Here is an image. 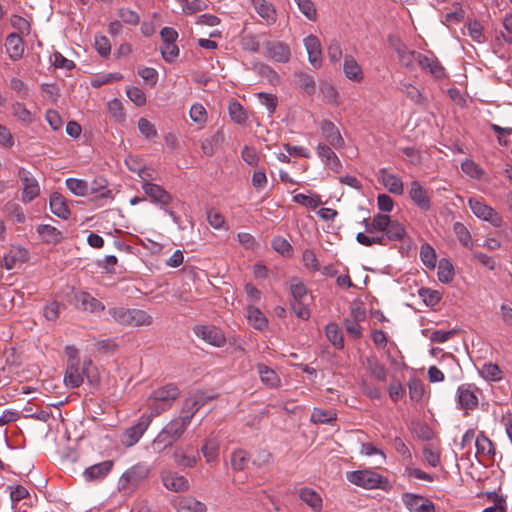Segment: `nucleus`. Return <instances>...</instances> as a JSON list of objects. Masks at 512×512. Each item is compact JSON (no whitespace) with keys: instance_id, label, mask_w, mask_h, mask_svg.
I'll list each match as a JSON object with an SVG mask.
<instances>
[{"instance_id":"obj_1","label":"nucleus","mask_w":512,"mask_h":512,"mask_svg":"<svg viewBox=\"0 0 512 512\" xmlns=\"http://www.w3.org/2000/svg\"><path fill=\"white\" fill-rule=\"evenodd\" d=\"M365 233H358L356 240L364 246H373L375 244L385 245L386 240H402L406 235V229L397 220H392L386 214L378 213L373 216L371 222L364 219Z\"/></svg>"},{"instance_id":"obj_2","label":"nucleus","mask_w":512,"mask_h":512,"mask_svg":"<svg viewBox=\"0 0 512 512\" xmlns=\"http://www.w3.org/2000/svg\"><path fill=\"white\" fill-rule=\"evenodd\" d=\"M204 403V394L195 393L189 397L184 404L183 416L172 419L167 423L153 441L154 448L159 451L172 446L181 438L187 427L190 425L195 412Z\"/></svg>"},{"instance_id":"obj_3","label":"nucleus","mask_w":512,"mask_h":512,"mask_svg":"<svg viewBox=\"0 0 512 512\" xmlns=\"http://www.w3.org/2000/svg\"><path fill=\"white\" fill-rule=\"evenodd\" d=\"M179 394L180 390L175 384H167L153 390L145 403L150 412L144 415L151 416L152 421L154 417L169 410Z\"/></svg>"},{"instance_id":"obj_4","label":"nucleus","mask_w":512,"mask_h":512,"mask_svg":"<svg viewBox=\"0 0 512 512\" xmlns=\"http://www.w3.org/2000/svg\"><path fill=\"white\" fill-rule=\"evenodd\" d=\"M346 479L351 484L368 490H386L389 487L387 478L370 469L348 471L346 472Z\"/></svg>"},{"instance_id":"obj_5","label":"nucleus","mask_w":512,"mask_h":512,"mask_svg":"<svg viewBox=\"0 0 512 512\" xmlns=\"http://www.w3.org/2000/svg\"><path fill=\"white\" fill-rule=\"evenodd\" d=\"M290 293L293 299L291 307L295 315L302 320H307L310 317L308 306L311 303L312 297L308 294L305 284L298 278L292 279L290 282Z\"/></svg>"},{"instance_id":"obj_6","label":"nucleus","mask_w":512,"mask_h":512,"mask_svg":"<svg viewBox=\"0 0 512 512\" xmlns=\"http://www.w3.org/2000/svg\"><path fill=\"white\" fill-rule=\"evenodd\" d=\"M149 474V468L138 463L127 469L118 480V489L124 493L132 492Z\"/></svg>"},{"instance_id":"obj_7","label":"nucleus","mask_w":512,"mask_h":512,"mask_svg":"<svg viewBox=\"0 0 512 512\" xmlns=\"http://www.w3.org/2000/svg\"><path fill=\"white\" fill-rule=\"evenodd\" d=\"M469 208L480 220L489 222L493 227L500 228L503 224L502 216L480 198H469Z\"/></svg>"},{"instance_id":"obj_8","label":"nucleus","mask_w":512,"mask_h":512,"mask_svg":"<svg viewBox=\"0 0 512 512\" xmlns=\"http://www.w3.org/2000/svg\"><path fill=\"white\" fill-rule=\"evenodd\" d=\"M151 416L142 415L138 422L127 428L120 437L121 444L125 447H132L139 442L145 431L151 424Z\"/></svg>"},{"instance_id":"obj_9","label":"nucleus","mask_w":512,"mask_h":512,"mask_svg":"<svg viewBox=\"0 0 512 512\" xmlns=\"http://www.w3.org/2000/svg\"><path fill=\"white\" fill-rule=\"evenodd\" d=\"M92 365L91 360L84 361L83 367H80V364H67L65 375H64V384L68 388H78L84 382V375L87 376L90 381L89 376V366Z\"/></svg>"},{"instance_id":"obj_10","label":"nucleus","mask_w":512,"mask_h":512,"mask_svg":"<svg viewBox=\"0 0 512 512\" xmlns=\"http://www.w3.org/2000/svg\"><path fill=\"white\" fill-rule=\"evenodd\" d=\"M478 389L470 384H462L457 389V404L465 412L478 407Z\"/></svg>"},{"instance_id":"obj_11","label":"nucleus","mask_w":512,"mask_h":512,"mask_svg":"<svg viewBox=\"0 0 512 512\" xmlns=\"http://www.w3.org/2000/svg\"><path fill=\"white\" fill-rule=\"evenodd\" d=\"M411 201L422 211H428L432 207L428 189L418 180H413L409 187Z\"/></svg>"},{"instance_id":"obj_12","label":"nucleus","mask_w":512,"mask_h":512,"mask_svg":"<svg viewBox=\"0 0 512 512\" xmlns=\"http://www.w3.org/2000/svg\"><path fill=\"white\" fill-rule=\"evenodd\" d=\"M402 502L410 512H435L433 502L417 494L404 493Z\"/></svg>"},{"instance_id":"obj_13","label":"nucleus","mask_w":512,"mask_h":512,"mask_svg":"<svg viewBox=\"0 0 512 512\" xmlns=\"http://www.w3.org/2000/svg\"><path fill=\"white\" fill-rule=\"evenodd\" d=\"M172 457L176 465L182 468H192L199 460L198 452L188 445L176 447Z\"/></svg>"},{"instance_id":"obj_14","label":"nucleus","mask_w":512,"mask_h":512,"mask_svg":"<svg viewBox=\"0 0 512 512\" xmlns=\"http://www.w3.org/2000/svg\"><path fill=\"white\" fill-rule=\"evenodd\" d=\"M19 177L23 185L22 199L24 202H31L40 193L38 181L25 169H20Z\"/></svg>"},{"instance_id":"obj_15","label":"nucleus","mask_w":512,"mask_h":512,"mask_svg":"<svg viewBox=\"0 0 512 512\" xmlns=\"http://www.w3.org/2000/svg\"><path fill=\"white\" fill-rule=\"evenodd\" d=\"M10 499L12 503V509L14 512H26L23 506H30L32 504V498L28 490L21 486H9Z\"/></svg>"},{"instance_id":"obj_16","label":"nucleus","mask_w":512,"mask_h":512,"mask_svg":"<svg viewBox=\"0 0 512 512\" xmlns=\"http://www.w3.org/2000/svg\"><path fill=\"white\" fill-rule=\"evenodd\" d=\"M195 334L207 343L221 347L225 344V336L219 328L199 325L194 328Z\"/></svg>"},{"instance_id":"obj_17","label":"nucleus","mask_w":512,"mask_h":512,"mask_svg":"<svg viewBox=\"0 0 512 512\" xmlns=\"http://www.w3.org/2000/svg\"><path fill=\"white\" fill-rule=\"evenodd\" d=\"M303 44L308 54V60L314 68L322 66V47L320 40L315 35L304 38Z\"/></svg>"},{"instance_id":"obj_18","label":"nucleus","mask_w":512,"mask_h":512,"mask_svg":"<svg viewBox=\"0 0 512 512\" xmlns=\"http://www.w3.org/2000/svg\"><path fill=\"white\" fill-rule=\"evenodd\" d=\"M266 56L276 62L286 63L291 57V51L287 44L280 41H270L265 45Z\"/></svg>"},{"instance_id":"obj_19","label":"nucleus","mask_w":512,"mask_h":512,"mask_svg":"<svg viewBox=\"0 0 512 512\" xmlns=\"http://www.w3.org/2000/svg\"><path fill=\"white\" fill-rule=\"evenodd\" d=\"M142 189L152 202L161 205V207L167 206L172 202V196L157 184L146 182L143 183Z\"/></svg>"},{"instance_id":"obj_20","label":"nucleus","mask_w":512,"mask_h":512,"mask_svg":"<svg viewBox=\"0 0 512 512\" xmlns=\"http://www.w3.org/2000/svg\"><path fill=\"white\" fill-rule=\"evenodd\" d=\"M114 462L106 460L87 467L83 471V478L87 482L103 480L112 470Z\"/></svg>"},{"instance_id":"obj_21","label":"nucleus","mask_w":512,"mask_h":512,"mask_svg":"<svg viewBox=\"0 0 512 512\" xmlns=\"http://www.w3.org/2000/svg\"><path fill=\"white\" fill-rule=\"evenodd\" d=\"M321 134L323 139L334 149H339L344 146V140L336 125L328 120H324L321 125Z\"/></svg>"},{"instance_id":"obj_22","label":"nucleus","mask_w":512,"mask_h":512,"mask_svg":"<svg viewBox=\"0 0 512 512\" xmlns=\"http://www.w3.org/2000/svg\"><path fill=\"white\" fill-rule=\"evenodd\" d=\"M378 175L379 181L390 193L395 195L403 194L404 184L397 175L390 173L386 168L380 169Z\"/></svg>"},{"instance_id":"obj_23","label":"nucleus","mask_w":512,"mask_h":512,"mask_svg":"<svg viewBox=\"0 0 512 512\" xmlns=\"http://www.w3.org/2000/svg\"><path fill=\"white\" fill-rule=\"evenodd\" d=\"M163 485L174 492H184L189 489L188 480L176 472L165 471L161 474Z\"/></svg>"},{"instance_id":"obj_24","label":"nucleus","mask_w":512,"mask_h":512,"mask_svg":"<svg viewBox=\"0 0 512 512\" xmlns=\"http://www.w3.org/2000/svg\"><path fill=\"white\" fill-rule=\"evenodd\" d=\"M76 305L84 311L90 313L102 312L105 309L104 304L94 298L88 292L80 291L75 294Z\"/></svg>"},{"instance_id":"obj_25","label":"nucleus","mask_w":512,"mask_h":512,"mask_svg":"<svg viewBox=\"0 0 512 512\" xmlns=\"http://www.w3.org/2000/svg\"><path fill=\"white\" fill-rule=\"evenodd\" d=\"M27 260V250L22 247H12L3 256L2 266L6 270H12L22 265Z\"/></svg>"},{"instance_id":"obj_26","label":"nucleus","mask_w":512,"mask_h":512,"mask_svg":"<svg viewBox=\"0 0 512 512\" xmlns=\"http://www.w3.org/2000/svg\"><path fill=\"white\" fill-rule=\"evenodd\" d=\"M255 12L267 25H273L277 20V12L272 3L267 0H251Z\"/></svg>"},{"instance_id":"obj_27","label":"nucleus","mask_w":512,"mask_h":512,"mask_svg":"<svg viewBox=\"0 0 512 512\" xmlns=\"http://www.w3.org/2000/svg\"><path fill=\"white\" fill-rule=\"evenodd\" d=\"M475 447H476V458H478L479 462L484 460H491L495 455V448L492 441L484 435V433H479L475 438Z\"/></svg>"},{"instance_id":"obj_28","label":"nucleus","mask_w":512,"mask_h":512,"mask_svg":"<svg viewBox=\"0 0 512 512\" xmlns=\"http://www.w3.org/2000/svg\"><path fill=\"white\" fill-rule=\"evenodd\" d=\"M343 73L345 77L352 82L360 83L364 80V71L361 65L351 55L344 57Z\"/></svg>"},{"instance_id":"obj_29","label":"nucleus","mask_w":512,"mask_h":512,"mask_svg":"<svg viewBox=\"0 0 512 512\" xmlns=\"http://www.w3.org/2000/svg\"><path fill=\"white\" fill-rule=\"evenodd\" d=\"M220 440L215 435L207 437L202 446L201 453L208 464H217L219 458Z\"/></svg>"},{"instance_id":"obj_30","label":"nucleus","mask_w":512,"mask_h":512,"mask_svg":"<svg viewBox=\"0 0 512 512\" xmlns=\"http://www.w3.org/2000/svg\"><path fill=\"white\" fill-rule=\"evenodd\" d=\"M332 148L333 147L330 145L328 146L323 143H319L317 145V154L326 167L330 168L334 172H339L342 165Z\"/></svg>"},{"instance_id":"obj_31","label":"nucleus","mask_w":512,"mask_h":512,"mask_svg":"<svg viewBox=\"0 0 512 512\" xmlns=\"http://www.w3.org/2000/svg\"><path fill=\"white\" fill-rule=\"evenodd\" d=\"M393 47L401 65L412 69L415 66V63H418V56L420 53L409 50L407 46L400 41L393 43Z\"/></svg>"},{"instance_id":"obj_32","label":"nucleus","mask_w":512,"mask_h":512,"mask_svg":"<svg viewBox=\"0 0 512 512\" xmlns=\"http://www.w3.org/2000/svg\"><path fill=\"white\" fill-rule=\"evenodd\" d=\"M36 231L41 240L46 244H57L64 238L60 230L49 224L38 225Z\"/></svg>"},{"instance_id":"obj_33","label":"nucleus","mask_w":512,"mask_h":512,"mask_svg":"<svg viewBox=\"0 0 512 512\" xmlns=\"http://www.w3.org/2000/svg\"><path fill=\"white\" fill-rule=\"evenodd\" d=\"M50 210L51 212L61 219H68L70 216V210L66 203L65 198L58 192H54L50 196Z\"/></svg>"},{"instance_id":"obj_34","label":"nucleus","mask_w":512,"mask_h":512,"mask_svg":"<svg viewBox=\"0 0 512 512\" xmlns=\"http://www.w3.org/2000/svg\"><path fill=\"white\" fill-rule=\"evenodd\" d=\"M418 64L422 69L428 70L436 78H443L445 76V69L434 56L419 54Z\"/></svg>"},{"instance_id":"obj_35","label":"nucleus","mask_w":512,"mask_h":512,"mask_svg":"<svg viewBox=\"0 0 512 512\" xmlns=\"http://www.w3.org/2000/svg\"><path fill=\"white\" fill-rule=\"evenodd\" d=\"M261 382L268 388H277L281 384L279 375L265 364L259 363L256 366Z\"/></svg>"},{"instance_id":"obj_36","label":"nucleus","mask_w":512,"mask_h":512,"mask_svg":"<svg viewBox=\"0 0 512 512\" xmlns=\"http://www.w3.org/2000/svg\"><path fill=\"white\" fill-rule=\"evenodd\" d=\"M5 47L9 57L12 60H18L22 57L24 46L22 38L18 34L12 33L8 35L6 38Z\"/></svg>"},{"instance_id":"obj_37","label":"nucleus","mask_w":512,"mask_h":512,"mask_svg":"<svg viewBox=\"0 0 512 512\" xmlns=\"http://www.w3.org/2000/svg\"><path fill=\"white\" fill-rule=\"evenodd\" d=\"M247 320L248 323L257 330H264L268 326L266 316L259 308L253 305L247 307Z\"/></svg>"},{"instance_id":"obj_38","label":"nucleus","mask_w":512,"mask_h":512,"mask_svg":"<svg viewBox=\"0 0 512 512\" xmlns=\"http://www.w3.org/2000/svg\"><path fill=\"white\" fill-rule=\"evenodd\" d=\"M177 512H205L206 506L192 497H182L176 504Z\"/></svg>"},{"instance_id":"obj_39","label":"nucleus","mask_w":512,"mask_h":512,"mask_svg":"<svg viewBox=\"0 0 512 512\" xmlns=\"http://www.w3.org/2000/svg\"><path fill=\"white\" fill-rule=\"evenodd\" d=\"M300 499L314 511H320L323 506L321 496L310 488H302L299 492Z\"/></svg>"},{"instance_id":"obj_40","label":"nucleus","mask_w":512,"mask_h":512,"mask_svg":"<svg viewBox=\"0 0 512 512\" xmlns=\"http://www.w3.org/2000/svg\"><path fill=\"white\" fill-rule=\"evenodd\" d=\"M12 115L20 122L29 125L34 121V114L22 102H15L11 106Z\"/></svg>"},{"instance_id":"obj_41","label":"nucleus","mask_w":512,"mask_h":512,"mask_svg":"<svg viewBox=\"0 0 512 512\" xmlns=\"http://www.w3.org/2000/svg\"><path fill=\"white\" fill-rule=\"evenodd\" d=\"M153 323V317L148 312L141 309H131L129 327L150 326Z\"/></svg>"},{"instance_id":"obj_42","label":"nucleus","mask_w":512,"mask_h":512,"mask_svg":"<svg viewBox=\"0 0 512 512\" xmlns=\"http://www.w3.org/2000/svg\"><path fill=\"white\" fill-rule=\"evenodd\" d=\"M325 334L327 339L335 348L342 349L344 347L343 334L336 323L327 324Z\"/></svg>"},{"instance_id":"obj_43","label":"nucleus","mask_w":512,"mask_h":512,"mask_svg":"<svg viewBox=\"0 0 512 512\" xmlns=\"http://www.w3.org/2000/svg\"><path fill=\"white\" fill-rule=\"evenodd\" d=\"M108 314L111 316L112 320L121 325V326H129L130 324V308L124 307H113L108 309Z\"/></svg>"},{"instance_id":"obj_44","label":"nucleus","mask_w":512,"mask_h":512,"mask_svg":"<svg viewBox=\"0 0 512 512\" xmlns=\"http://www.w3.org/2000/svg\"><path fill=\"white\" fill-rule=\"evenodd\" d=\"M66 187L76 196H87L89 194V186L85 180L77 178H68L66 180Z\"/></svg>"},{"instance_id":"obj_45","label":"nucleus","mask_w":512,"mask_h":512,"mask_svg":"<svg viewBox=\"0 0 512 512\" xmlns=\"http://www.w3.org/2000/svg\"><path fill=\"white\" fill-rule=\"evenodd\" d=\"M293 201L311 209H315L322 204L321 197L315 193H311L309 195L297 193L293 196Z\"/></svg>"},{"instance_id":"obj_46","label":"nucleus","mask_w":512,"mask_h":512,"mask_svg":"<svg viewBox=\"0 0 512 512\" xmlns=\"http://www.w3.org/2000/svg\"><path fill=\"white\" fill-rule=\"evenodd\" d=\"M438 279L442 283H450L454 278V267L447 259H441L438 265Z\"/></svg>"},{"instance_id":"obj_47","label":"nucleus","mask_w":512,"mask_h":512,"mask_svg":"<svg viewBox=\"0 0 512 512\" xmlns=\"http://www.w3.org/2000/svg\"><path fill=\"white\" fill-rule=\"evenodd\" d=\"M409 397L413 402H421L425 395L423 383L417 378H411L408 381Z\"/></svg>"},{"instance_id":"obj_48","label":"nucleus","mask_w":512,"mask_h":512,"mask_svg":"<svg viewBox=\"0 0 512 512\" xmlns=\"http://www.w3.org/2000/svg\"><path fill=\"white\" fill-rule=\"evenodd\" d=\"M310 420L313 423H330L336 420V412L333 409L314 408Z\"/></svg>"},{"instance_id":"obj_49","label":"nucleus","mask_w":512,"mask_h":512,"mask_svg":"<svg viewBox=\"0 0 512 512\" xmlns=\"http://www.w3.org/2000/svg\"><path fill=\"white\" fill-rule=\"evenodd\" d=\"M479 372L488 381H500L502 379L501 369L492 362L484 363Z\"/></svg>"},{"instance_id":"obj_50","label":"nucleus","mask_w":512,"mask_h":512,"mask_svg":"<svg viewBox=\"0 0 512 512\" xmlns=\"http://www.w3.org/2000/svg\"><path fill=\"white\" fill-rule=\"evenodd\" d=\"M420 258L423 264L429 268L434 269L436 267L437 256L432 246L429 244H423L420 250Z\"/></svg>"},{"instance_id":"obj_51","label":"nucleus","mask_w":512,"mask_h":512,"mask_svg":"<svg viewBox=\"0 0 512 512\" xmlns=\"http://www.w3.org/2000/svg\"><path fill=\"white\" fill-rule=\"evenodd\" d=\"M300 12L310 21L317 19V10L311 0H294Z\"/></svg>"},{"instance_id":"obj_52","label":"nucleus","mask_w":512,"mask_h":512,"mask_svg":"<svg viewBox=\"0 0 512 512\" xmlns=\"http://www.w3.org/2000/svg\"><path fill=\"white\" fill-rule=\"evenodd\" d=\"M250 460L249 454L242 450H236L231 454V465L235 470H243L246 468Z\"/></svg>"},{"instance_id":"obj_53","label":"nucleus","mask_w":512,"mask_h":512,"mask_svg":"<svg viewBox=\"0 0 512 512\" xmlns=\"http://www.w3.org/2000/svg\"><path fill=\"white\" fill-rule=\"evenodd\" d=\"M453 230L457 236V239L462 245L468 248L473 246L472 236L462 223L456 222L453 226Z\"/></svg>"},{"instance_id":"obj_54","label":"nucleus","mask_w":512,"mask_h":512,"mask_svg":"<svg viewBox=\"0 0 512 512\" xmlns=\"http://www.w3.org/2000/svg\"><path fill=\"white\" fill-rule=\"evenodd\" d=\"M424 460L431 466L437 467L440 464V450L432 445H426L422 451Z\"/></svg>"},{"instance_id":"obj_55","label":"nucleus","mask_w":512,"mask_h":512,"mask_svg":"<svg viewBox=\"0 0 512 512\" xmlns=\"http://www.w3.org/2000/svg\"><path fill=\"white\" fill-rule=\"evenodd\" d=\"M185 14H193L206 8L202 0H177Z\"/></svg>"},{"instance_id":"obj_56","label":"nucleus","mask_w":512,"mask_h":512,"mask_svg":"<svg viewBox=\"0 0 512 512\" xmlns=\"http://www.w3.org/2000/svg\"><path fill=\"white\" fill-rule=\"evenodd\" d=\"M302 262L306 269L316 272L320 271L319 261L314 251L306 249L302 254Z\"/></svg>"},{"instance_id":"obj_57","label":"nucleus","mask_w":512,"mask_h":512,"mask_svg":"<svg viewBox=\"0 0 512 512\" xmlns=\"http://www.w3.org/2000/svg\"><path fill=\"white\" fill-rule=\"evenodd\" d=\"M327 55L332 63H337L340 61L343 55V51L341 43L338 40L332 39L329 42L327 46Z\"/></svg>"},{"instance_id":"obj_58","label":"nucleus","mask_w":512,"mask_h":512,"mask_svg":"<svg viewBox=\"0 0 512 512\" xmlns=\"http://www.w3.org/2000/svg\"><path fill=\"white\" fill-rule=\"evenodd\" d=\"M228 110L229 115L234 122L241 124L246 121V114L240 103H238L237 101L230 102Z\"/></svg>"},{"instance_id":"obj_59","label":"nucleus","mask_w":512,"mask_h":512,"mask_svg":"<svg viewBox=\"0 0 512 512\" xmlns=\"http://www.w3.org/2000/svg\"><path fill=\"white\" fill-rule=\"evenodd\" d=\"M107 110L111 117L117 121H123L124 120V111L123 106L120 100L113 99L107 103Z\"/></svg>"},{"instance_id":"obj_60","label":"nucleus","mask_w":512,"mask_h":512,"mask_svg":"<svg viewBox=\"0 0 512 512\" xmlns=\"http://www.w3.org/2000/svg\"><path fill=\"white\" fill-rule=\"evenodd\" d=\"M126 95L137 106H143L146 103V96L139 87L128 86Z\"/></svg>"},{"instance_id":"obj_61","label":"nucleus","mask_w":512,"mask_h":512,"mask_svg":"<svg viewBox=\"0 0 512 512\" xmlns=\"http://www.w3.org/2000/svg\"><path fill=\"white\" fill-rule=\"evenodd\" d=\"M462 171L471 178L480 179L483 175V170L472 160L466 159L461 164Z\"/></svg>"},{"instance_id":"obj_62","label":"nucleus","mask_w":512,"mask_h":512,"mask_svg":"<svg viewBox=\"0 0 512 512\" xmlns=\"http://www.w3.org/2000/svg\"><path fill=\"white\" fill-rule=\"evenodd\" d=\"M190 118L193 122L198 124H205L207 121V113L203 105L196 103L193 104L190 108Z\"/></svg>"},{"instance_id":"obj_63","label":"nucleus","mask_w":512,"mask_h":512,"mask_svg":"<svg viewBox=\"0 0 512 512\" xmlns=\"http://www.w3.org/2000/svg\"><path fill=\"white\" fill-rule=\"evenodd\" d=\"M207 220L214 229H228L224 216L216 210H209L207 212Z\"/></svg>"},{"instance_id":"obj_64","label":"nucleus","mask_w":512,"mask_h":512,"mask_svg":"<svg viewBox=\"0 0 512 512\" xmlns=\"http://www.w3.org/2000/svg\"><path fill=\"white\" fill-rule=\"evenodd\" d=\"M419 295L423 299V301L429 305L434 306L439 303L441 300V295L438 291L432 290L430 288H422L419 290Z\"/></svg>"}]
</instances>
